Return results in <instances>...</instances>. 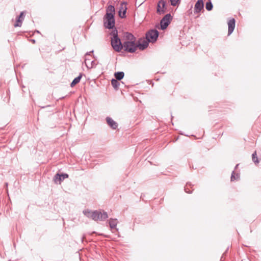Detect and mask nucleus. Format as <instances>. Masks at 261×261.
<instances>
[{
    "label": "nucleus",
    "mask_w": 261,
    "mask_h": 261,
    "mask_svg": "<svg viewBox=\"0 0 261 261\" xmlns=\"http://www.w3.org/2000/svg\"><path fill=\"white\" fill-rule=\"evenodd\" d=\"M31 42H32V43H35V42H36V41H35V40H34V39H32V40H31Z\"/></svg>",
    "instance_id": "c85d7f7f"
},
{
    "label": "nucleus",
    "mask_w": 261,
    "mask_h": 261,
    "mask_svg": "<svg viewBox=\"0 0 261 261\" xmlns=\"http://www.w3.org/2000/svg\"><path fill=\"white\" fill-rule=\"evenodd\" d=\"M228 250V248H227L226 252Z\"/></svg>",
    "instance_id": "72a5a7b5"
},
{
    "label": "nucleus",
    "mask_w": 261,
    "mask_h": 261,
    "mask_svg": "<svg viewBox=\"0 0 261 261\" xmlns=\"http://www.w3.org/2000/svg\"><path fill=\"white\" fill-rule=\"evenodd\" d=\"M135 41H124L123 42L124 50L130 53H135L137 48V43H135Z\"/></svg>",
    "instance_id": "39448f33"
},
{
    "label": "nucleus",
    "mask_w": 261,
    "mask_h": 261,
    "mask_svg": "<svg viewBox=\"0 0 261 261\" xmlns=\"http://www.w3.org/2000/svg\"><path fill=\"white\" fill-rule=\"evenodd\" d=\"M93 53V50H92V51H91L87 52V53L86 54L85 56H87V55H90V54H91V53Z\"/></svg>",
    "instance_id": "cd10ccee"
},
{
    "label": "nucleus",
    "mask_w": 261,
    "mask_h": 261,
    "mask_svg": "<svg viewBox=\"0 0 261 261\" xmlns=\"http://www.w3.org/2000/svg\"><path fill=\"white\" fill-rule=\"evenodd\" d=\"M103 19L105 27L109 29H113L115 23L114 15L107 12Z\"/></svg>",
    "instance_id": "f03ea898"
},
{
    "label": "nucleus",
    "mask_w": 261,
    "mask_h": 261,
    "mask_svg": "<svg viewBox=\"0 0 261 261\" xmlns=\"http://www.w3.org/2000/svg\"><path fill=\"white\" fill-rule=\"evenodd\" d=\"M171 2V5L172 6H176L177 5L179 4L180 0H170Z\"/></svg>",
    "instance_id": "a878e982"
},
{
    "label": "nucleus",
    "mask_w": 261,
    "mask_h": 261,
    "mask_svg": "<svg viewBox=\"0 0 261 261\" xmlns=\"http://www.w3.org/2000/svg\"><path fill=\"white\" fill-rule=\"evenodd\" d=\"M205 8L208 11H211L213 9V5L211 0H207V1L206 2Z\"/></svg>",
    "instance_id": "aec40b11"
},
{
    "label": "nucleus",
    "mask_w": 261,
    "mask_h": 261,
    "mask_svg": "<svg viewBox=\"0 0 261 261\" xmlns=\"http://www.w3.org/2000/svg\"><path fill=\"white\" fill-rule=\"evenodd\" d=\"M90 216L91 218L94 221H97L98 220L104 221L108 218L107 212L103 211V212L101 213L97 210L93 211L92 215Z\"/></svg>",
    "instance_id": "20e7f679"
},
{
    "label": "nucleus",
    "mask_w": 261,
    "mask_h": 261,
    "mask_svg": "<svg viewBox=\"0 0 261 261\" xmlns=\"http://www.w3.org/2000/svg\"><path fill=\"white\" fill-rule=\"evenodd\" d=\"M106 121L108 125L113 129H116L118 127L117 123L110 117L106 118Z\"/></svg>",
    "instance_id": "ddd939ff"
},
{
    "label": "nucleus",
    "mask_w": 261,
    "mask_h": 261,
    "mask_svg": "<svg viewBox=\"0 0 261 261\" xmlns=\"http://www.w3.org/2000/svg\"><path fill=\"white\" fill-rule=\"evenodd\" d=\"M85 215L88 218H91V216L92 214V212L89 211V210H86L83 212Z\"/></svg>",
    "instance_id": "393cba45"
},
{
    "label": "nucleus",
    "mask_w": 261,
    "mask_h": 261,
    "mask_svg": "<svg viewBox=\"0 0 261 261\" xmlns=\"http://www.w3.org/2000/svg\"><path fill=\"white\" fill-rule=\"evenodd\" d=\"M191 186V184L187 183L186 184V186L185 187V191L186 193H189V194L192 193V191L189 190V188H188V187H190Z\"/></svg>",
    "instance_id": "bb28decb"
},
{
    "label": "nucleus",
    "mask_w": 261,
    "mask_h": 261,
    "mask_svg": "<svg viewBox=\"0 0 261 261\" xmlns=\"http://www.w3.org/2000/svg\"><path fill=\"white\" fill-rule=\"evenodd\" d=\"M119 80L113 79L111 80V84L112 86L116 89H117L120 85V83L118 82Z\"/></svg>",
    "instance_id": "412c9836"
},
{
    "label": "nucleus",
    "mask_w": 261,
    "mask_h": 261,
    "mask_svg": "<svg viewBox=\"0 0 261 261\" xmlns=\"http://www.w3.org/2000/svg\"><path fill=\"white\" fill-rule=\"evenodd\" d=\"M36 32L38 33H40L39 31H36Z\"/></svg>",
    "instance_id": "2f4dec72"
},
{
    "label": "nucleus",
    "mask_w": 261,
    "mask_h": 261,
    "mask_svg": "<svg viewBox=\"0 0 261 261\" xmlns=\"http://www.w3.org/2000/svg\"><path fill=\"white\" fill-rule=\"evenodd\" d=\"M238 166H239V164L236 165V167H235V169H236L237 168H238Z\"/></svg>",
    "instance_id": "c756f323"
},
{
    "label": "nucleus",
    "mask_w": 261,
    "mask_h": 261,
    "mask_svg": "<svg viewBox=\"0 0 261 261\" xmlns=\"http://www.w3.org/2000/svg\"><path fill=\"white\" fill-rule=\"evenodd\" d=\"M107 12L108 13H111L115 16V10L114 6L113 5H109L107 9Z\"/></svg>",
    "instance_id": "5701e85b"
},
{
    "label": "nucleus",
    "mask_w": 261,
    "mask_h": 261,
    "mask_svg": "<svg viewBox=\"0 0 261 261\" xmlns=\"http://www.w3.org/2000/svg\"><path fill=\"white\" fill-rule=\"evenodd\" d=\"M124 37L127 40L126 41H136V37L130 33L126 32L124 34Z\"/></svg>",
    "instance_id": "dca6fc26"
},
{
    "label": "nucleus",
    "mask_w": 261,
    "mask_h": 261,
    "mask_svg": "<svg viewBox=\"0 0 261 261\" xmlns=\"http://www.w3.org/2000/svg\"><path fill=\"white\" fill-rule=\"evenodd\" d=\"M236 24V20L232 18L230 19L228 22V35H231L234 31Z\"/></svg>",
    "instance_id": "f8f14e48"
},
{
    "label": "nucleus",
    "mask_w": 261,
    "mask_h": 261,
    "mask_svg": "<svg viewBox=\"0 0 261 261\" xmlns=\"http://www.w3.org/2000/svg\"><path fill=\"white\" fill-rule=\"evenodd\" d=\"M110 35L112 36L111 40V44L113 49L117 52H120L123 48V43L121 42L120 39L118 37L117 29L115 28L113 30Z\"/></svg>",
    "instance_id": "f257e3e1"
},
{
    "label": "nucleus",
    "mask_w": 261,
    "mask_h": 261,
    "mask_svg": "<svg viewBox=\"0 0 261 261\" xmlns=\"http://www.w3.org/2000/svg\"><path fill=\"white\" fill-rule=\"evenodd\" d=\"M126 5L127 3L125 2H122L121 4V6L118 11V15L121 18L126 17V13L127 10V7H126Z\"/></svg>",
    "instance_id": "1a4fd4ad"
},
{
    "label": "nucleus",
    "mask_w": 261,
    "mask_h": 261,
    "mask_svg": "<svg viewBox=\"0 0 261 261\" xmlns=\"http://www.w3.org/2000/svg\"><path fill=\"white\" fill-rule=\"evenodd\" d=\"M166 2L164 0H160L158 3L156 12L161 14L166 12Z\"/></svg>",
    "instance_id": "0eeeda50"
},
{
    "label": "nucleus",
    "mask_w": 261,
    "mask_h": 261,
    "mask_svg": "<svg viewBox=\"0 0 261 261\" xmlns=\"http://www.w3.org/2000/svg\"><path fill=\"white\" fill-rule=\"evenodd\" d=\"M172 17L170 13H168L160 21L161 29L162 30H165L172 20Z\"/></svg>",
    "instance_id": "423d86ee"
},
{
    "label": "nucleus",
    "mask_w": 261,
    "mask_h": 261,
    "mask_svg": "<svg viewBox=\"0 0 261 261\" xmlns=\"http://www.w3.org/2000/svg\"><path fill=\"white\" fill-rule=\"evenodd\" d=\"M118 221L117 219L111 218L109 220V225L111 229L115 228L117 225Z\"/></svg>",
    "instance_id": "a211bd4d"
},
{
    "label": "nucleus",
    "mask_w": 261,
    "mask_h": 261,
    "mask_svg": "<svg viewBox=\"0 0 261 261\" xmlns=\"http://www.w3.org/2000/svg\"><path fill=\"white\" fill-rule=\"evenodd\" d=\"M24 17V12H21L19 15H18L16 18V23L14 24L15 27H21L22 24V22L23 20Z\"/></svg>",
    "instance_id": "2eb2a0df"
},
{
    "label": "nucleus",
    "mask_w": 261,
    "mask_h": 261,
    "mask_svg": "<svg viewBox=\"0 0 261 261\" xmlns=\"http://www.w3.org/2000/svg\"><path fill=\"white\" fill-rule=\"evenodd\" d=\"M5 185H6V186L7 187L8 186V183H5Z\"/></svg>",
    "instance_id": "7c9ffc66"
},
{
    "label": "nucleus",
    "mask_w": 261,
    "mask_h": 261,
    "mask_svg": "<svg viewBox=\"0 0 261 261\" xmlns=\"http://www.w3.org/2000/svg\"><path fill=\"white\" fill-rule=\"evenodd\" d=\"M114 76L117 80L121 81L124 76V73L123 71H118L114 73Z\"/></svg>",
    "instance_id": "6ab92c4d"
},
{
    "label": "nucleus",
    "mask_w": 261,
    "mask_h": 261,
    "mask_svg": "<svg viewBox=\"0 0 261 261\" xmlns=\"http://www.w3.org/2000/svg\"><path fill=\"white\" fill-rule=\"evenodd\" d=\"M225 253H226V252H225V253H224L223 254V255H224V254H225Z\"/></svg>",
    "instance_id": "f704fd0d"
},
{
    "label": "nucleus",
    "mask_w": 261,
    "mask_h": 261,
    "mask_svg": "<svg viewBox=\"0 0 261 261\" xmlns=\"http://www.w3.org/2000/svg\"><path fill=\"white\" fill-rule=\"evenodd\" d=\"M240 178V175L238 173H235L234 171H233L231 175V181H233L235 180H238Z\"/></svg>",
    "instance_id": "4be33fe9"
},
{
    "label": "nucleus",
    "mask_w": 261,
    "mask_h": 261,
    "mask_svg": "<svg viewBox=\"0 0 261 261\" xmlns=\"http://www.w3.org/2000/svg\"><path fill=\"white\" fill-rule=\"evenodd\" d=\"M192 8V6H191V9H190V10H191V9Z\"/></svg>",
    "instance_id": "473e14b6"
},
{
    "label": "nucleus",
    "mask_w": 261,
    "mask_h": 261,
    "mask_svg": "<svg viewBox=\"0 0 261 261\" xmlns=\"http://www.w3.org/2000/svg\"><path fill=\"white\" fill-rule=\"evenodd\" d=\"M85 64L88 69L95 67L97 65V63L95 61L88 58H85Z\"/></svg>",
    "instance_id": "4468645a"
},
{
    "label": "nucleus",
    "mask_w": 261,
    "mask_h": 261,
    "mask_svg": "<svg viewBox=\"0 0 261 261\" xmlns=\"http://www.w3.org/2000/svg\"><path fill=\"white\" fill-rule=\"evenodd\" d=\"M252 159L253 162L254 163L256 164V163H258L259 162L258 160L257 157V154H256V151H255L254 153H252Z\"/></svg>",
    "instance_id": "b1692460"
},
{
    "label": "nucleus",
    "mask_w": 261,
    "mask_h": 261,
    "mask_svg": "<svg viewBox=\"0 0 261 261\" xmlns=\"http://www.w3.org/2000/svg\"><path fill=\"white\" fill-rule=\"evenodd\" d=\"M83 76V74L82 73H80L79 76H77L76 77L74 78V80L72 81V82L70 84V86L71 87H74L76 84H77V83H79L81 80V78Z\"/></svg>",
    "instance_id": "f3484780"
},
{
    "label": "nucleus",
    "mask_w": 261,
    "mask_h": 261,
    "mask_svg": "<svg viewBox=\"0 0 261 261\" xmlns=\"http://www.w3.org/2000/svg\"><path fill=\"white\" fill-rule=\"evenodd\" d=\"M204 8V3L203 0H198L194 7V13L195 14L199 13Z\"/></svg>",
    "instance_id": "9b49d317"
},
{
    "label": "nucleus",
    "mask_w": 261,
    "mask_h": 261,
    "mask_svg": "<svg viewBox=\"0 0 261 261\" xmlns=\"http://www.w3.org/2000/svg\"><path fill=\"white\" fill-rule=\"evenodd\" d=\"M149 42H150L146 39V40H142L141 38H140L139 39L137 43V48L141 50H144L148 47Z\"/></svg>",
    "instance_id": "6e6552de"
},
{
    "label": "nucleus",
    "mask_w": 261,
    "mask_h": 261,
    "mask_svg": "<svg viewBox=\"0 0 261 261\" xmlns=\"http://www.w3.org/2000/svg\"><path fill=\"white\" fill-rule=\"evenodd\" d=\"M69 176L68 174L67 173H58L56 174L54 176V180L55 182L58 183V182L60 183L62 181H63L64 179L68 178Z\"/></svg>",
    "instance_id": "9d476101"
},
{
    "label": "nucleus",
    "mask_w": 261,
    "mask_h": 261,
    "mask_svg": "<svg viewBox=\"0 0 261 261\" xmlns=\"http://www.w3.org/2000/svg\"><path fill=\"white\" fill-rule=\"evenodd\" d=\"M159 35V33L155 29H151L146 33V39L150 42L154 43L156 41Z\"/></svg>",
    "instance_id": "7ed1b4c3"
}]
</instances>
